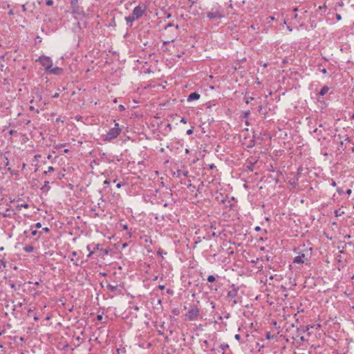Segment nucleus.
<instances>
[{"mask_svg":"<svg viewBox=\"0 0 354 354\" xmlns=\"http://www.w3.org/2000/svg\"><path fill=\"white\" fill-rule=\"evenodd\" d=\"M29 109H30V111H35V112H36L37 113H39V110H38V109H35V107H34L33 106H30L29 107Z\"/></svg>","mask_w":354,"mask_h":354,"instance_id":"ea45409f","label":"nucleus"},{"mask_svg":"<svg viewBox=\"0 0 354 354\" xmlns=\"http://www.w3.org/2000/svg\"><path fill=\"white\" fill-rule=\"evenodd\" d=\"M118 295H121L122 297H124L125 299H127V290L124 287L120 286H112V298L117 296Z\"/></svg>","mask_w":354,"mask_h":354,"instance_id":"423d86ee","label":"nucleus"},{"mask_svg":"<svg viewBox=\"0 0 354 354\" xmlns=\"http://www.w3.org/2000/svg\"><path fill=\"white\" fill-rule=\"evenodd\" d=\"M125 20L127 24L132 26L133 22L136 20V19L132 15H130L127 17H125Z\"/></svg>","mask_w":354,"mask_h":354,"instance_id":"a211bd4d","label":"nucleus"},{"mask_svg":"<svg viewBox=\"0 0 354 354\" xmlns=\"http://www.w3.org/2000/svg\"><path fill=\"white\" fill-rule=\"evenodd\" d=\"M199 315V309L196 306H192L185 314V317L189 321H194Z\"/></svg>","mask_w":354,"mask_h":354,"instance_id":"39448f33","label":"nucleus"},{"mask_svg":"<svg viewBox=\"0 0 354 354\" xmlns=\"http://www.w3.org/2000/svg\"><path fill=\"white\" fill-rule=\"evenodd\" d=\"M22 207H24V208H28L29 207V205L27 204V203L18 204L16 206V210L19 212L21 209Z\"/></svg>","mask_w":354,"mask_h":354,"instance_id":"aec40b11","label":"nucleus"},{"mask_svg":"<svg viewBox=\"0 0 354 354\" xmlns=\"http://www.w3.org/2000/svg\"><path fill=\"white\" fill-rule=\"evenodd\" d=\"M229 348V345L227 343H222L219 346L221 351H225Z\"/></svg>","mask_w":354,"mask_h":354,"instance_id":"b1692460","label":"nucleus"},{"mask_svg":"<svg viewBox=\"0 0 354 354\" xmlns=\"http://www.w3.org/2000/svg\"><path fill=\"white\" fill-rule=\"evenodd\" d=\"M113 354H126V350L124 348H118L116 350V353Z\"/></svg>","mask_w":354,"mask_h":354,"instance_id":"5701e85b","label":"nucleus"},{"mask_svg":"<svg viewBox=\"0 0 354 354\" xmlns=\"http://www.w3.org/2000/svg\"><path fill=\"white\" fill-rule=\"evenodd\" d=\"M64 174H58L57 178H58L59 179H62V177H64Z\"/></svg>","mask_w":354,"mask_h":354,"instance_id":"680f3d73","label":"nucleus"},{"mask_svg":"<svg viewBox=\"0 0 354 354\" xmlns=\"http://www.w3.org/2000/svg\"><path fill=\"white\" fill-rule=\"evenodd\" d=\"M205 15L210 21H213L224 18L225 17V12L222 6L218 3H214Z\"/></svg>","mask_w":354,"mask_h":354,"instance_id":"f257e3e1","label":"nucleus"},{"mask_svg":"<svg viewBox=\"0 0 354 354\" xmlns=\"http://www.w3.org/2000/svg\"><path fill=\"white\" fill-rule=\"evenodd\" d=\"M306 261H308V259L306 257L304 254H301L297 257H295L293 259L294 263H304Z\"/></svg>","mask_w":354,"mask_h":354,"instance_id":"9b49d317","label":"nucleus"},{"mask_svg":"<svg viewBox=\"0 0 354 354\" xmlns=\"http://www.w3.org/2000/svg\"><path fill=\"white\" fill-rule=\"evenodd\" d=\"M165 288V285H159L158 286V288L160 289V290H164Z\"/></svg>","mask_w":354,"mask_h":354,"instance_id":"8fccbe9b","label":"nucleus"},{"mask_svg":"<svg viewBox=\"0 0 354 354\" xmlns=\"http://www.w3.org/2000/svg\"><path fill=\"white\" fill-rule=\"evenodd\" d=\"M249 28L252 29V30H254V29H256V26H255V25L252 24V25H251V26H250V28Z\"/></svg>","mask_w":354,"mask_h":354,"instance_id":"052dcab7","label":"nucleus"},{"mask_svg":"<svg viewBox=\"0 0 354 354\" xmlns=\"http://www.w3.org/2000/svg\"><path fill=\"white\" fill-rule=\"evenodd\" d=\"M87 250L89 251V254L88 255V257H91L93 254V252L91 250V245H87Z\"/></svg>","mask_w":354,"mask_h":354,"instance_id":"473e14b6","label":"nucleus"},{"mask_svg":"<svg viewBox=\"0 0 354 354\" xmlns=\"http://www.w3.org/2000/svg\"><path fill=\"white\" fill-rule=\"evenodd\" d=\"M321 73H322L323 74H326L327 73V70L326 68H322L320 70Z\"/></svg>","mask_w":354,"mask_h":354,"instance_id":"603ef678","label":"nucleus"},{"mask_svg":"<svg viewBox=\"0 0 354 354\" xmlns=\"http://www.w3.org/2000/svg\"><path fill=\"white\" fill-rule=\"evenodd\" d=\"M167 292L169 295H172L174 292L171 289H167Z\"/></svg>","mask_w":354,"mask_h":354,"instance_id":"5fc2aeb1","label":"nucleus"},{"mask_svg":"<svg viewBox=\"0 0 354 354\" xmlns=\"http://www.w3.org/2000/svg\"><path fill=\"white\" fill-rule=\"evenodd\" d=\"M193 132H194V127H192L191 129H189L187 131L186 134L188 136H190L193 133Z\"/></svg>","mask_w":354,"mask_h":354,"instance_id":"2f4dec72","label":"nucleus"},{"mask_svg":"<svg viewBox=\"0 0 354 354\" xmlns=\"http://www.w3.org/2000/svg\"><path fill=\"white\" fill-rule=\"evenodd\" d=\"M335 17L337 21H340L342 19V16L340 14H336Z\"/></svg>","mask_w":354,"mask_h":354,"instance_id":"37998d69","label":"nucleus"},{"mask_svg":"<svg viewBox=\"0 0 354 354\" xmlns=\"http://www.w3.org/2000/svg\"><path fill=\"white\" fill-rule=\"evenodd\" d=\"M129 310L137 312L139 310V307L138 306H129Z\"/></svg>","mask_w":354,"mask_h":354,"instance_id":"c85d7f7f","label":"nucleus"},{"mask_svg":"<svg viewBox=\"0 0 354 354\" xmlns=\"http://www.w3.org/2000/svg\"><path fill=\"white\" fill-rule=\"evenodd\" d=\"M174 174L178 178H181L182 176L187 177L189 171L187 170L178 169Z\"/></svg>","mask_w":354,"mask_h":354,"instance_id":"2eb2a0df","label":"nucleus"},{"mask_svg":"<svg viewBox=\"0 0 354 354\" xmlns=\"http://www.w3.org/2000/svg\"><path fill=\"white\" fill-rule=\"evenodd\" d=\"M216 278H219V276L218 274L216 275H209L207 278V280L209 283H214L216 280Z\"/></svg>","mask_w":354,"mask_h":354,"instance_id":"6ab92c4d","label":"nucleus"},{"mask_svg":"<svg viewBox=\"0 0 354 354\" xmlns=\"http://www.w3.org/2000/svg\"><path fill=\"white\" fill-rule=\"evenodd\" d=\"M174 41V39H172L171 41H163V44L166 45V44H169L170 42H173Z\"/></svg>","mask_w":354,"mask_h":354,"instance_id":"49530a36","label":"nucleus"},{"mask_svg":"<svg viewBox=\"0 0 354 354\" xmlns=\"http://www.w3.org/2000/svg\"><path fill=\"white\" fill-rule=\"evenodd\" d=\"M64 146H65V144H59V145H54V148L56 149H59Z\"/></svg>","mask_w":354,"mask_h":354,"instance_id":"c9c22d12","label":"nucleus"},{"mask_svg":"<svg viewBox=\"0 0 354 354\" xmlns=\"http://www.w3.org/2000/svg\"><path fill=\"white\" fill-rule=\"evenodd\" d=\"M180 122L186 124L187 123V120L185 118H182L181 120H180Z\"/></svg>","mask_w":354,"mask_h":354,"instance_id":"3c124183","label":"nucleus"},{"mask_svg":"<svg viewBox=\"0 0 354 354\" xmlns=\"http://www.w3.org/2000/svg\"><path fill=\"white\" fill-rule=\"evenodd\" d=\"M175 27V29L177 30L179 28L178 25H174V24L169 23L165 26V30H167L169 28Z\"/></svg>","mask_w":354,"mask_h":354,"instance_id":"393cba45","label":"nucleus"},{"mask_svg":"<svg viewBox=\"0 0 354 354\" xmlns=\"http://www.w3.org/2000/svg\"><path fill=\"white\" fill-rule=\"evenodd\" d=\"M231 288L232 289L229 290L227 292L225 299L229 301V303L232 306H234L238 303L236 298L238 296L239 288L236 286L234 284H232Z\"/></svg>","mask_w":354,"mask_h":354,"instance_id":"7ed1b4c3","label":"nucleus"},{"mask_svg":"<svg viewBox=\"0 0 354 354\" xmlns=\"http://www.w3.org/2000/svg\"><path fill=\"white\" fill-rule=\"evenodd\" d=\"M112 109H115L116 111H118L120 112H122L125 110V106L123 104H120L118 106V107H113Z\"/></svg>","mask_w":354,"mask_h":354,"instance_id":"4be33fe9","label":"nucleus"},{"mask_svg":"<svg viewBox=\"0 0 354 354\" xmlns=\"http://www.w3.org/2000/svg\"><path fill=\"white\" fill-rule=\"evenodd\" d=\"M335 141L337 144V149L341 151H344L346 149V144L351 142V138L348 135L345 134L342 136L341 134L335 135Z\"/></svg>","mask_w":354,"mask_h":354,"instance_id":"f03ea898","label":"nucleus"},{"mask_svg":"<svg viewBox=\"0 0 354 354\" xmlns=\"http://www.w3.org/2000/svg\"><path fill=\"white\" fill-rule=\"evenodd\" d=\"M62 69L61 68L56 66L55 68L50 67V69H49L46 73L53 75H59L62 73Z\"/></svg>","mask_w":354,"mask_h":354,"instance_id":"dca6fc26","label":"nucleus"},{"mask_svg":"<svg viewBox=\"0 0 354 354\" xmlns=\"http://www.w3.org/2000/svg\"><path fill=\"white\" fill-rule=\"evenodd\" d=\"M46 3L48 6H51L53 5V0H46Z\"/></svg>","mask_w":354,"mask_h":354,"instance_id":"f704fd0d","label":"nucleus"},{"mask_svg":"<svg viewBox=\"0 0 354 354\" xmlns=\"http://www.w3.org/2000/svg\"><path fill=\"white\" fill-rule=\"evenodd\" d=\"M5 159H6L5 165L8 166L9 165V160H8V158H6V157H5Z\"/></svg>","mask_w":354,"mask_h":354,"instance_id":"6e6d98bb","label":"nucleus"},{"mask_svg":"<svg viewBox=\"0 0 354 354\" xmlns=\"http://www.w3.org/2000/svg\"><path fill=\"white\" fill-rule=\"evenodd\" d=\"M337 193H338L339 195H342V194H344V192L343 189H342V188H341V187H338V188L337 189Z\"/></svg>","mask_w":354,"mask_h":354,"instance_id":"72a5a7b5","label":"nucleus"},{"mask_svg":"<svg viewBox=\"0 0 354 354\" xmlns=\"http://www.w3.org/2000/svg\"><path fill=\"white\" fill-rule=\"evenodd\" d=\"M254 98L252 97H248L245 98V102L246 104H249L252 100H253Z\"/></svg>","mask_w":354,"mask_h":354,"instance_id":"c756f323","label":"nucleus"},{"mask_svg":"<svg viewBox=\"0 0 354 354\" xmlns=\"http://www.w3.org/2000/svg\"><path fill=\"white\" fill-rule=\"evenodd\" d=\"M34 250V248L32 245H26L24 248V250L26 252H28V253H30V252H32Z\"/></svg>","mask_w":354,"mask_h":354,"instance_id":"412c9836","label":"nucleus"},{"mask_svg":"<svg viewBox=\"0 0 354 354\" xmlns=\"http://www.w3.org/2000/svg\"><path fill=\"white\" fill-rule=\"evenodd\" d=\"M31 230H32V232H31L32 235V236H35V235H37V231L36 230H33V229H32V227H31Z\"/></svg>","mask_w":354,"mask_h":354,"instance_id":"a19ab883","label":"nucleus"},{"mask_svg":"<svg viewBox=\"0 0 354 354\" xmlns=\"http://www.w3.org/2000/svg\"><path fill=\"white\" fill-rule=\"evenodd\" d=\"M71 254L73 257H76L77 255V252L76 251H73L72 252Z\"/></svg>","mask_w":354,"mask_h":354,"instance_id":"4d7b16f0","label":"nucleus"},{"mask_svg":"<svg viewBox=\"0 0 354 354\" xmlns=\"http://www.w3.org/2000/svg\"><path fill=\"white\" fill-rule=\"evenodd\" d=\"M122 184H121V183H118V184L116 185V187H117V188H120V187H122Z\"/></svg>","mask_w":354,"mask_h":354,"instance_id":"338daca9","label":"nucleus"},{"mask_svg":"<svg viewBox=\"0 0 354 354\" xmlns=\"http://www.w3.org/2000/svg\"><path fill=\"white\" fill-rule=\"evenodd\" d=\"M129 313L132 315V317H137V313L136 311H133L129 310Z\"/></svg>","mask_w":354,"mask_h":354,"instance_id":"4c0bfd02","label":"nucleus"},{"mask_svg":"<svg viewBox=\"0 0 354 354\" xmlns=\"http://www.w3.org/2000/svg\"><path fill=\"white\" fill-rule=\"evenodd\" d=\"M55 171V168L52 166H50L48 167V169L46 171H44V174H47L48 173L53 172Z\"/></svg>","mask_w":354,"mask_h":354,"instance_id":"a878e982","label":"nucleus"},{"mask_svg":"<svg viewBox=\"0 0 354 354\" xmlns=\"http://www.w3.org/2000/svg\"><path fill=\"white\" fill-rule=\"evenodd\" d=\"M255 162H250L248 166V169L250 171H253V167L254 166Z\"/></svg>","mask_w":354,"mask_h":354,"instance_id":"cd10ccee","label":"nucleus"},{"mask_svg":"<svg viewBox=\"0 0 354 354\" xmlns=\"http://www.w3.org/2000/svg\"><path fill=\"white\" fill-rule=\"evenodd\" d=\"M334 213H335V216L336 217H338V216H340L342 214H343L344 212L343 211L340 212L339 209H335Z\"/></svg>","mask_w":354,"mask_h":354,"instance_id":"bb28decb","label":"nucleus"},{"mask_svg":"<svg viewBox=\"0 0 354 354\" xmlns=\"http://www.w3.org/2000/svg\"><path fill=\"white\" fill-rule=\"evenodd\" d=\"M35 226L36 228H40L41 227V223H37L35 225Z\"/></svg>","mask_w":354,"mask_h":354,"instance_id":"09e8293b","label":"nucleus"},{"mask_svg":"<svg viewBox=\"0 0 354 354\" xmlns=\"http://www.w3.org/2000/svg\"><path fill=\"white\" fill-rule=\"evenodd\" d=\"M115 228L118 230H127L128 229V224L126 222H124L123 220H120L115 223Z\"/></svg>","mask_w":354,"mask_h":354,"instance_id":"1a4fd4ad","label":"nucleus"},{"mask_svg":"<svg viewBox=\"0 0 354 354\" xmlns=\"http://www.w3.org/2000/svg\"><path fill=\"white\" fill-rule=\"evenodd\" d=\"M188 1L191 3L190 6H193L194 5L195 2L193 0H188Z\"/></svg>","mask_w":354,"mask_h":354,"instance_id":"0e129e2a","label":"nucleus"},{"mask_svg":"<svg viewBox=\"0 0 354 354\" xmlns=\"http://www.w3.org/2000/svg\"><path fill=\"white\" fill-rule=\"evenodd\" d=\"M330 181H331L330 185H331L333 187H335V186L337 185V184H336L335 181L333 179H331V180H330Z\"/></svg>","mask_w":354,"mask_h":354,"instance_id":"a18cd8bd","label":"nucleus"},{"mask_svg":"<svg viewBox=\"0 0 354 354\" xmlns=\"http://www.w3.org/2000/svg\"><path fill=\"white\" fill-rule=\"evenodd\" d=\"M78 0H71L72 12L78 15L83 14V10L78 6Z\"/></svg>","mask_w":354,"mask_h":354,"instance_id":"6e6552de","label":"nucleus"},{"mask_svg":"<svg viewBox=\"0 0 354 354\" xmlns=\"http://www.w3.org/2000/svg\"><path fill=\"white\" fill-rule=\"evenodd\" d=\"M201 95L197 92H193L190 93L187 98V102H192L195 100H198L200 98Z\"/></svg>","mask_w":354,"mask_h":354,"instance_id":"4468645a","label":"nucleus"},{"mask_svg":"<svg viewBox=\"0 0 354 354\" xmlns=\"http://www.w3.org/2000/svg\"><path fill=\"white\" fill-rule=\"evenodd\" d=\"M203 344L205 346L206 348L209 347V342L207 340H204L203 342Z\"/></svg>","mask_w":354,"mask_h":354,"instance_id":"e433bc0d","label":"nucleus"},{"mask_svg":"<svg viewBox=\"0 0 354 354\" xmlns=\"http://www.w3.org/2000/svg\"><path fill=\"white\" fill-rule=\"evenodd\" d=\"M329 91V87L327 85H324L319 91L317 100L318 102H322L321 97H323L324 95H326L328 91Z\"/></svg>","mask_w":354,"mask_h":354,"instance_id":"9d476101","label":"nucleus"},{"mask_svg":"<svg viewBox=\"0 0 354 354\" xmlns=\"http://www.w3.org/2000/svg\"><path fill=\"white\" fill-rule=\"evenodd\" d=\"M254 230H255V231L259 232L261 230V227L259 226H257V227H255Z\"/></svg>","mask_w":354,"mask_h":354,"instance_id":"13d9d810","label":"nucleus"},{"mask_svg":"<svg viewBox=\"0 0 354 354\" xmlns=\"http://www.w3.org/2000/svg\"><path fill=\"white\" fill-rule=\"evenodd\" d=\"M344 193L347 195H350L352 193V190L351 189H348Z\"/></svg>","mask_w":354,"mask_h":354,"instance_id":"c03bdc74","label":"nucleus"},{"mask_svg":"<svg viewBox=\"0 0 354 354\" xmlns=\"http://www.w3.org/2000/svg\"><path fill=\"white\" fill-rule=\"evenodd\" d=\"M49 184L50 182L48 180L44 182L43 187L41 188L42 192L47 193L50 189Z\"/></svg>","mask_w":354,"mask_h":354,"instance_id":"f3484780","label":"nucleus"},{"mask_svg":"<svg viewBox=\"0 0 354 354\" xmlns=\"http://www.w3.org/2000/svg\"><path fill=\"white\" fill-rule=\"evenodd\" d=\"M146 7L145 6H138L133 10L131 15L136 19H140L144 14Z\"/></svg>","mask_w":354,"mask_h":354,"instance_id":"0eeeda50","label":"nucleus"},{"mask_svg":"<svg viewBox=\"0 0 354 354\" xmlns=\"http://www.w3.org/2000/svg\"><path fill=\"white\" fill-rule=\"evenodd\" d=\"M104 254H108V250L105 249L104 250H101Z\"/></svg>","mask_w":354,"mask_h":354,"instance_id":"e2e57ef3","label":"nucleus"},{"mask_svg":"<svg viewBox=\"0 0 354 354\" xmlns=\"http://www.w3.org/2000/svg\"><path fill=\"white\" fill-rule=\"evenodd\" d=\"M40 158H41V155L40 154H36L34 156V161H38Z\"/></svg>","mask_w":354,"mask_h":354,"instance_id":"58836bf2","label":"nucleus"},{"mask_svg":"<svg viewBox=\"0 0 354 354\" xmlns=\"http://www.w3.org/2000/svg\"><path fill=\"white\" fill-rule=\"evenodd\" d=\"M42 230H43L44 232H49V228H48V227H44V228L42 229Z\"/></svg>","mask_w":354,"mask_h":354,"instance_id":"864d4df0","label":"nucleus"},{"mask_svg":"<svg viewBox=\"0 0 354 354\" xmlns=\"http://www.w3.org/2000/svg\"><path fill=\"white\" fill-rule=\"evenodd\" d=\"M269 19L271 20V21H274L275 19L274 17V16H270L269 17Z\"/></svg>","mask_w":354,"mask_h":354,"instance_id":"774afa93","label":"nucleus"},{"mask_svg":"<svg viewBox=\"0 0 354 354\" xmlns=\"http://www.w3.org/2000/svg\"><path fill=\"white\" fill-rule=\"evenodd\" d=\"M214 168H216V166L214 164L209 165V169H214Z\"/></svg>","mask_w":354,"mask_h":354,"instance_id":"bf43d9fd","label":"nucleus"},{"mask_svg":"<svg viewBox=\"0 0 354 354\" xmlns=\"http://www.w3.org/2000/svg\"><path fill=\"white\" fill-rule=\"evenodd\" d=\"M234 338H235L236 340H238V341L241 342V335H240L239 334H236V335H235Z\"/></svg>","mask_w":354,"mask_h":354,"instance_id":"79ce46f5","label":"nucleus"},{"mask_svg":"<svg viewBox=\"0 0 354 354\" xmlns=\"http://www.w3.org/2000/svg\"><path fill=\"white\" fill-rule=\"evenodd\" d=\"M59 96V93H55L53 95V98H55V97H57Z\"/></svg>","mask_w":354,"mask_h":354,"instance_id":"69168bd1","label":"nucleus"},{"mask_svg":"<svg viewBox=\"0 0 354 354\" xmlns=\"http://www.w3.org/2000/svg\"><path fill=\"white\" fill-rule=\"evenodd\" d=\"M75 259V257H73L71 259V261L73 262L74 265L75 266H79V263H78V261L77 260Z\"/></svg>","mask_w":354,"mask_h":354,"instance_id":"7c9ffc66","label":"nucleus"},{"mask_svg":"<svg viewBox=\"0 0 354 354\" xmlns=\"http://www.w3.org/2000/svg\"><path fill=\"white\" fill-rule=\"evenodd\" d=\"M36 61L39 62L44 67L46 72L53 66V60L48 56H40Z\"/></svg>","mask_w":354,"mask_h":354,"instance_id":"20e7f679","label":"nucleus"},{"mask_svg":"<svg viewBox=\"0 0 354 354\" xmlns=\"http://www.w3.org/2000/svg\"><path fill=\"white\" fill-rule=\"evenodd\" d=\"M111 55H112V64H113V63L115 64V62H117L119 65H122L124 64V59L120 60L119 56L116 52L112 51Z\"/></svg>","mask_w":354,"mask_h":354,"instance_id":"ddd939ff","label":"nucleus"},{"mask_svg":"<svg viewBox=\"0 0 354 354\" xmlns=\"http://www.w3.org/2000/svg\"><path fill=\"white\" fill-rule=\"evenodd\" d=\"M121 128L119 127L118 123H115L114 127L112 128V139L118 137L120 132H121Z\"/></svg>","mask_w":354,"mask_h":354,"instance_id":"f8f14e48","label":"nucleus"},{"mask_svg":"<svg viewBox=\"0 0 354 354\" xmlns=\"http://www.w3.org/2000/svg\"><path fill=\"white\" fill-rule=\"evenodd\" d=\"M0 214H1L3 217H8V216H10V214H7L6 212H4V213H1V212H0Z\"/></svg>","mask_w":354,"mask_h":354,"instance_id":"de8ad7c7","label":"nucleus"}]
</instances>
